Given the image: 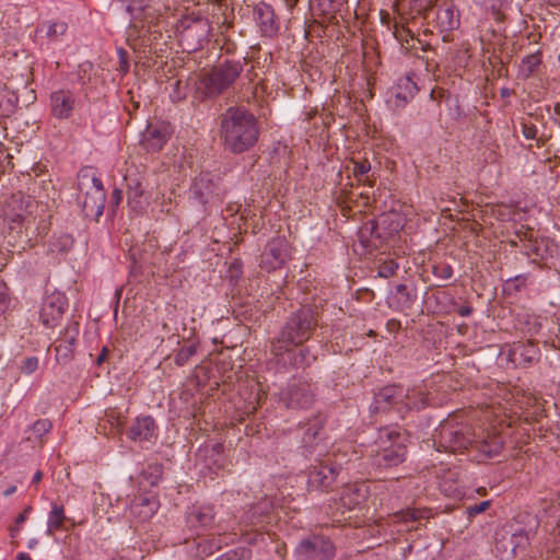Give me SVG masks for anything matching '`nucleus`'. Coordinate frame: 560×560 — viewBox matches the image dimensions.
I'll list each match as a JSON object with an SVG mask.
<instances>
[{"label":"nucleus","mask_w":560,"mask_h":560,"mask_svg":"<svg viewBox=\"0 0 560 560\" xmlns=\"http://www.w3.org/2000/svg\"><path fill=\"white\" fill-rule=\"evenodd\" d=\"M31 512V508L27 506L23 513H21L15 520V526L11 528L10 535L12 538H15L20 533L21 525L26 521L28 513Z\"/></svg>","instance_id":"obj_41"},{"label":"nucleus","mask_w":560,"mask_h":560,"mask_svg":"<svg viewBox=\"0 0 560 560\" xmlns=\"http://www.w3.org/2000/svg\"><path fill=\"white\" fill-rule=\"evenodd\" d=\"M68 300L61 292H52L47 295L42 304L39 318L42 324L48 328L59 325L66 310Z\"/></svg>","instance_id":"obj_13"},{"label":"nucleus","mask_w":560,"mask_h":560,"mask_svg":"<svg viewBox=\"0 0 560 560\" xmlns=\"http://www.w3.org/2000/svg\"><path fill=\"white\" fill-rule=\"evenodd\" d=\"M68 25L62 21L48 22L42 26L46 36L51 40H59L67 32Z\"/></svg>","instance_id":"obj_29"},{"label":"nucleus","mask_w":560,"mask_h":560,"mask_svg":"<svg viewBox=\"0 0 560 560\" xmlns=\"http://www.w3.org/2000/svg\"><path fill=\"white\" fill-rule=\"evenodd\" d=\"M189 194L190 198L203 208L207 205L218 201L220 198L214 176L208 172L200 173L194 179Z\"/></svg>","instance_id":"obj_14"},{"label":"nucleus","mask_w":560,"mask_h":560,"mask_svg":"<svg viewBox=\"0 0 560 560\" xmlns=\"http://www.w3.org/2000/svg\"><path fill=\"white\" fill-rule=\"evenodd\" d=\"M80 190H84V197L80 200L86 217H101L105 206V190L102 180L94 174L82 173L80 177Z\"/></svg>","instance_id":"obj_9"},{"label":"nucleus","mask_w":560,"mask_h":560,"mask_svg":"<svg viewBox=\"0 0 560 560\" xmlns=\"http://www.w3.org/2000/svg\"><path fill=\"white\" fill-rule=\"evenodd\" d=\"M16 560H33L31 556L26 552H20L16 556Z\"/></svg>","instance_id":"obj_50"},{"label":"nucleus","mask_w":560,"mask_h":560,"mask_svg":"<svg viewBox=\"0 0 560 560\" xmlns=\"http://www.w3.org/2000/svg\"><path fill=\"white\" fill-rule=\"evenodd\" d=\"M78 334H79L78 324H74V326L72 328L71 327L66 328L65 341L68 342V347H67L68 350H71L74 347Z\"/></svg>","instance_id":"obj_39"},{"label":"nucleus","mask_w":560,"mask_h":560,"mask_svg":"<svg viewBox=\"0 0 560 560\" xmlns=\"http://www.w3.org/2000/svg\"><path fill=\"white\" fill-rule=\"evenodd\" d=\"M558 59H559V61H560V52H559Z\"/></svg>","instance_id":"obj_57"},{"label":"nucleus","mask_w":560,"mask_h":560,"mask_svg":"<svg viewBox=\"0 0 560 560\" xmlns=\"http://www.w3.org/2000/svg\"><path fill=\"white\" fill-rule=\"evenodd\" d=\"M172 135L171 125L166 121H149L141 132L140 145L147 152H158L163 149Z\"/></svg>","instance_id":"obj_12"},{"label":"nucleus","mask_w":560,"mask_h":560,"mask_svg":"<svg viewBox=\"0 0 560 560\" xmlns=\"http://www.w3.org/2000/svg\"><path fill=\"white\" fill-rule=\"evenodd\" d=\"M503 444L497 425L472 428L467 423L457 422L454 418L442 421L433 434V445L438 451L471 450L479 462L499 455Z\"/></svg>","instance_id":"obj_1"},{"label":"nucleus","mask_w":560,"mask_h":560,"mask_svg":"<svg viewBox=\"0 0 560 560\" xmlns=\"http://www.w3.org/2000/svg\"><path fill=\"white\" fill-rule=\"evenodd\" d=\"M51 113L59 119L69 118L75 105V96L69 90H58L50 95Z\"/></svg>","instance_id":"obj_19"},{"label":"nucleus","mask_w":560,"mask_h":560,"mask_svg":"<svg viewBox=\"0 0 560 560\" xmlns=\"http://www.w3.org/2000/svg\"><path fill=\"white\" fill-rule=\"evenodd\" d=\"M10 298L8 288L3 282H0V316L9 308Z\"/></svg>","instance_id":"obj_40"},{"label":"nucleus","mask_w":560,"mask_h":560,"mask_svg":"<svg viewBox=\"0 0 560 560\" xmlns=\"http://www.w3.org/2000/svg\"><path fill=\"white\" fill-rule=\"evenodd\" d=\"M340 469V463H332L330 459L320 462L319 466L313 467L310 471L308 486L318 490H328L335 482Z\"/></svg>","instance_id":"obj_15"},{"label":"nucleus","mask_w":560,"mask_h":560,"mask_svg":"<svg viewBox=\"0 0 560 560\" xmlns=\"http://www.w3.org/2000/svg\"><path fill=\"white\" fill-rule=\"evenodd\" d=\"M418 92L417 84L410 77H405L398 81L390 92L387 103L394 108H402L409 103Z\"/></svg>","instance_id":"obj_17"},{"label":"nucleus","mask_w":560,"mask_h":560,"mask_svg":"<svg viewBox=\"0 0 560 560\" xmlns=\"http://www.w3.org/2000/svg\"><path fill=\"white\" fill-rule=\"evenodd\" d=\"M243 71L240 61H226L202 77L199 89L206 96H215L229 89Z\"/></svg>","instance_id":"obj_7"},{"label":"nucleus","mask_w":560,"mask_h":560,"mask_svg":"<svg viewBox=\"0 0 560 560\" xmlns=\"http://www.w3.org/2000/svg\"><path fill=\"white\" fill-rule=\"evenodd\" d=\"M118 54H119V58H120L121 70L124 72H127V70H128V62H127V60L125 58L126 57V51L122 48H120V49H118Z\"/></svg>","instance_id":"obj_46"},{"label":"nucleus","mask_w":560,"mask_h":560,"mask_svg":"<svg viewBox=\"0 0 560 560\" xmlns=\"http://www.w3.org/2000/svg\"><path fill=\"white\" fill-rule=\"evenodd\" d=\"M370 455L373 457V464L377 467L397 466L405 460L406 456L405 434L395 428L380 430Z\"/></svg>","instance_id":"obj_5"},{"label":"nucleus","mask_w":560,"mask_h":560,"mask_svg":"<svg viewBox=\"0 0 560 560\" xmlns=\"http://www.w3.org/2000/svg\"><path fill=\"white\" fill-rule=\"evenodd\" d=\"M511 357L513 361H516L517 357H520L524 362L529 363L538 359L539 349L534 342L517 343L512 349Z\"/></svg>","instance_id":"obj_26"},{"label":"nucleus","mask_w":560,"mask_h":560,"mask_svg":"<svg viewBox=\"0 0 560 560\" xmlns=\"http://www.w3.org/2000/svg\"><path fill=\"white\" fill-rule=\"evenodd\" d=\"M55 530H58L57 528H50L49 525H47V528H46V535L47 536H51Z\"/></svg>","instance_id":"obj_54"},{"label":"nucleus","mask_w":560,"mask_h":560,"mask_svg":"<svg viewBox=\"0 0 560 560\" xmlns=\"http://www.w3.org/2000/svg\"><path fill=\"white\" fill-rule=\"evenodd\" d=\"M523 541L524 542L527 541V537L523 530H520L518 533H515L512 535L511 541H510V546H511L510 549L504 547V549L501 550L502 541H497L495 550L498 552V556L501 557L502 559H504V558H509L510 556L516 555V548Z\"/></svg>","instance_id":"obj_28"},{"label":"nucleus","mask_w":560,"mask_h":560,"mask_svg":"<svg viewBox=\"0 0 560 560\" xmlns=\"http://www.w3.org/2000/svg\"><path fill=\"white\" fill-rule=\"evenodd\" d=\"M540 59L537 55H528L522 60L521 71L525 75H529L534 69L539 65Z\"/></svg>","instance_id":"obj_33"},{"label":"nucleus","mask_w":560,"mask_h":560,"mask_svg":"<svg viewBox=\"0 0 560 560\" xmlns=\"http://www.w3.org/2000/svg\"><path fill=\"white\" fill-rule=\"evenodd\" d=\"M290 259L289 242L284 237H276L266 245L260 257V267L270 272L282 268Z\"/></svg>","instance_id":"obj_11"},{"label":"nucleus","mask_w":560,"mask_h":560,"mask_svg":"<svg viewBox=\"0 0 560 560\" xmlns=\"http://www.w3.org/2000/svg\"><path fill=\"white\" fill-rule=\"evenodd\" d=\"M220 136L230 151L242 153L248 150L258 139L254 115L244 108H229L221 118Z\"/></svg>","instance_id":"obj_2"},{"label":"nucleus","mask_w":560,"mask_h":560,"mask_svg":"<svg viewBox=\"0 0 560 560\" xmlns=\"http://www.w3.org/2000/svg\"><path fill=\"white\" fill-rule=\"evenodd\" d=\"M109 419L108 421L113 424V425H116L117 428H121L122 424H124V421L119 420V418L117 417L114 421V418H113V413L108 415Z\"/></svg>","instance_id":"obj_49"},{"label":"nucleus","mask_w":560,"mask_h":560,"mask_svg":"<svg viewBox=\"0 0 560 560\" xmlns=\"http://www.w3.org/2000/svg\"><path fill=\"white\" fill-rule=\"evenodd\" d=\"M398 269V264L392 259L383 261L380 267L377 275L382 278H389L395 275Z\"/></svg>","instance_id":"obj_35"},{"label":"nucleus","mask_w":560,"mask_h":560,"mask_svg":"<svg viewBox=\"0 0 560 560\" xmlns=\"http://www.w3.org/2000/svg\"><path fill=\"white\" fill-rule=\"evenodd\" d=\"M52 428L51 422L48 419H38L32 425V431L36 436H43L48 433Z\"/></svg>","instance_id":"obj_36"},{"label":"nucleus","mask_w":560,"mask_h":560,"mask_svg":"<svg viewBox=\"0 0 560 560\" xmlns=\"http://www.w3.org/2000/svg\"><path fill=\"white\" fill-rule=\"evenodd\" d=\"M128 436L138 443H152L156 439L154 419L151 416L138 417L128 430Z\"/></svg>","instance_id":"obj_18"},{"label":"nucleus","mask_w":560,"mask_h":560,"mask_svg":"<svg viewBox=\"0 0 560 560\" xmlns=\"http://www.w3.org/2000/svg\"><path fill=\"white\" fill-rule=\"evenodd\" d=\"M549 4L551 5H558L560 4V0H547Z\"/></svg>","instance_id":"obj_55"},{"label":"nucleus","mask_w":560,"mask_h":560,"mask_svg":"<svg viewBox=\"0 0 560 560\" xmlns=\"http://www.w3.org/2000/svg\"><path fill=\"white\" fill-rule=\"evenodd\" d=\"M428 406V397L421 390H405L400 386L389 385L383 387L370 406L372 413L385 412L395 409L402 413L405 410H419Z\"/></svg>","instance_id":"obj_3"},{"label":"nucleus","mask_w":560,"mask_h":560,"mask_svg":"<svg viewBox=\"0 0 560 560\" xmlns=\"http://www.w3.org/2000/svg\"><path fill=\"white\" fill-rule=\"evenodd\" d=\"M38 208V202L30 196L15 194L11 197V201L4 211V221L8 224L9 236L11 237L8 240L9 246L15 247L25 224L30 222V219L34 217Z\"/></svg>","instance_id":"obj_6"},{"label":"nucleus","mask_w":560,"mask_h":560,"mask_svg":"<svg viewBox=\"0 0 560 560\" xmlns=\"http://www.w3.org/2000/svg\"><path fill=\"white\" fill-rule=\"evenodd\" d=\"M382 222L383 223L389 222L390 224H393V226L390 228V232H398L404 228V220L397 213L384 215L382 219Z\"/></svg>","instance_id":"obj_37"},{"label":"nucleus","mask_w":560,"mask_h":560,"mask_svg":"<svg viewBox=\"0 0 560 560\" xmlns=\"http://www.w3.org/2000/svg\"><path fill=\"white\" fill-rule=\"evenodd\" d=\"M298 552L303 560H327L332 556L330 541L322 537L303 540L298 547Z\"/></svg>","instance_id":"obj_16"},{"label":"nucleus","mask_w":560,"mask_h":560,"mask_svg":"<svg viewBox=\"0 0 560 560\" xmlns=\"http://www.w3.org/2000/svg\"><path fill=\"white\" fill-rule=\"evenodd\" d=\"M37 544H38V540L36 538H32V539L28 540L27 547L30 549H33V548L36 547Z\"/></svg>","instance_id":"obj_52"},{"label":"nucleus","mask_w":560,"mask_h":560,"mask_svg":"<svg viewBox=\"0 0 560 560\" xmlns=\"http://www.w3.org/2000/svg\"><path fill=\"white\" fill-rule=\"evenodd\" d=\"M113 199L116 205H118L122 200V191L120 189H115L113 191Z\"/></svg>","instance_id":"obj_48"},{"label":"nucleus","mask_w":560,"mask_h":560,"mask_svg":"<svg viewBox=\"0 0 560 560\" xmlns=\"http://www.w3.org/2000/svg\"><path fill=\"white\" fill-rule=\"evenodd\" d=\"M40 479H42V472L36 471L35 475L33 476V482H39Z\"/></svg>","instance_id":"obj_53"},{"label":"nucleus","mask_w":560,"mask_h":560,"mask_svg":"<svg viewBox=\"0 0 560 560\" xmlns=\"http://www.w3.org/2000/svg\"><path fill=\"white\" fill-rule=\"evenodd\" d=\"M438 24L442 31H453L459 25V18L453 8L440 9L438 12Z\"/></svg>","instance_id":"obj_27"},{"label":"nucleus","mask_w":560,"mask_h":560,"mask_svg":"<svg viewBox=\"0 0 560 560\" xmlns=\"http://www.w3.org/2000/svg\"><path fill=\"white\" fill-rule=\"evenodd\" d=\"M175 33L179 36L183 49L195 51L201 48L202 43L210 34L209 21L205 18L186 15L175 25Z\"/></svg>","instance_id":"obj_8"},{"label":"nucleus","mask_w":560,"mask_h":560,"mask_svg":"<svg viewBox=\"0 0 560 560\" xmlns=\"http://www.w3.org/2000/svg\"><path fill=\"white\" fill-rule=\"evenodd\" d=\"M242 558H247V551L245 549L225 552L215 560H242Z\"/></svg>","instance_id":"obj_42"},{"label":"nucleus","mask_w":560,"mask_h":560,"mask_svg":"<svg viewBox=\"0 0 560 560\" xmlns=\"http://www.w3.org/2000/svg\"><path fill=\"white\" fill-rule=\"evenodd\" d=\"M316 359L315 354L308 348H300L291 357L292 364L296 368L308 366Z\"/></svg>","instance_id":"obj_30"},{"label":"nucleus","mask_w":560,"mask_h":560,"mask_svg":"<svg viewBox=\"0 0 560 560\" xmlns=\"http://www.w3.org/2000/svg\"><path fill=\"white\" fill-rule=\"evenodd\" d=\"M280 399L289 408H306L313 401V394L306 385H291L281 392Z\"/></svg>","instance_id":"obj_20"},{"label":"nucleus","mask_w":560,"mask_h":560,"mask_svg":"<svg viewBox=\"0 0 560 560\" xmlns=\"http://www.w3.org/2000/svg\"><path fill=\"white\" fill-rule=\"evenodd\" d=\"M214 518L213 506L210 504L194 505L187 515V524L195 529L209 527Z\"/></svg>","instance_id":"obj_22"},{"label":"nucleus","mask_w":560,"mask_h":560,"mask_svg":"<svg viewBox=\"0 0 560 560\" xmlns=\"http://www.w3.org/2000/svg\"><path fill=\"white\" fill-rule=\"evenodd\" d=\"M159 505L158 499L153 495L139 497L131 503L130 510L133 516L145 522L158 512Z\"/></svg>","instance_id":"obj_23"},{"label":"nucleus","mask_w":560,"mask_h":560,"mask_svg":"<svg viewBox=\"0 0 560 560\" xmlns=\"http://www.w3.org/2000/svg\"><path fill=\"white\" fill-rule=\"evenodd\" d=\"M38 369V359L36 357L27 358L22 366L25 374H32Z\"/></svg>","instance_id":"obj_43"},{"label":"nucleus","mask_w":560,"mask_h":560,"mask_svg":"<svg viewBox=\"0 0 560 560\" xmlns=\"http://www.w3.org/2000/svg\"><path fill=\"white\" fill-rule=\"evenodd\" d=\"M65 520L66 515L63 506L52 503L51 510L48 513L47 525H49L50 528L60 529Z\"/></svg>","instance_id":"obj_31"},{"label":"nucleus","mask_w":560,"mask_h":560,"mask_svg":"<svg viewBox=\"0 0 560 560\" xmlns=\"http://www.w3.org/2000/svg\"><path fill=\"white\" fill-rule=\"evenodd\" d=\"M371 170V164L368 161L354 162L353 174L357 177L365 175Z\"/></svg>","instance_id":"obj_45"},{"label":"nucleus","mask_w":560,"mask_h":560,"mask_svg":"<svg viewBox=\"0 0 560 560\" xmlns=\"http://www.w3.org/2000/svg\"><path fill=\"white\" fill-rule=\"evenodd\" d=\"M433 275L438 278L447 280L453 276V268L448 264H440L434 266Z\"/></svg>","instance_id":"obj_38"},{"label":"nucleus","mask_w":560,"mask_h":560,"mask_svg":"<svg viewBox=\"0 0 560 560\" xmlns=\"http://www.w3.org/2000/svg\"><path fill=\"white\" fill-rule=\"evenodd\" d=\"M316 320L313 311L303 307L293 314L281 331L280 338L272 345L276 355L288 353L291 355L293 348L306 341L312 334Z\"/></svg>","instance_id":"obj_4"},{"label":"nucleus","mask_w":560,"mask_h":560,"mask_svg":"<svg viewBox=\"0 0 560 560\" xmlns=\"http://www.w3.org/2000/svg\"><path fill=\"white\" fill-rule=\"evenodd\" d=\"M366 494L368 488L365 485H348L341 492L340 503L346 509L352 510L366 499Z\"/></svg>","instance_id":"obj_24"},{"label":"nucleus","mask_w":560,"mask_h":560,"mask_svg":"<svg viewBox=\"0 0 560 560\" xmlns=\"http://www.w3.org/2000/svg\"><path fill=\"white\" fill-rule=\"evenodd\" d=\"M490 504L491 503L488 500L487 501H482V502H480L478 504L469 506L467 509V513H468L469 516H475L477 514H480V513L485 512L490 506Z\"/></svg>","instance_id":"obj_44"},{"label":"nucleus","mask_w":560,"mask_h":560,"mask_svg":"<svg viewBox=\"0 0 560 560\" xmlns=\"http://www.w3.org/2000/svg\"><path fill=\"white\" fill-rule=\"evenodd\" d=\"M15 491H16V487L15 486H11V487H9L8 489L4 490L3 494L5 497H9V495L13 494Z\"/></svg>","instance_id":"obj_51"},{"label":"nucleus","mask_w":560,"mask_h":560,"mask_svg":"<svg viewBox=\"0 0 560 560\" xmlns=\"http://www.w3.org/2000/svg\"><path fill=\"white\" fill-rule=\"evenodd\" d=\"M127 202L129 208L136 213H142L147 210L149 199L139 182L128 184Z\"/></svg>","instance_id":"obj_25"},{"label":"nucleus","mask_w":560,"mask_h":560,"mask_svg":"<svg viewBox=\"0 0 560 560\" xmlns=\"http://www.w3.org/2000/svg\"><path fill=\"white\" fill-rule=\"evenodd\" d=\"M255 21L264 36H272L277 32L275 13L272 8L264 2L258 3L254 9Z\"/></svg>","instance_id":"obj_21"},{"label":"nucleus","mask_w":560,"mask_h":560,"mask_svg":"<svg viewBox=\"0 0 560 560\" xmlns=\"http://www.w3.org/2000/svg\"><path fill=\"white\" fill-rule=\"evenodd\" d=\"M104 357H105V350L100 354V357L97 359L98 363L103 361Z\"/></svg>","instance_id":"obj_56"},{"label":"nucleus","mask_w":560,"mask_h":560,"mask_svg":"<svg viewBox=\"0 0 560 560\" xmlns=\"http://www.w3.org/2000/svg\"><path fill=\"white\" fill-rule=\"evenodd\" d=\"M126 10L130 14V27L135 30L147 27L151 32L162 16L161 5H156L155 0H129Z\"/></svg>","instance_id":"obj_10"},{"label":"nucleus","mask_w":560,"mask_h":560,"mask_svg":"<svg viewBox=\"0 0 560 560\" xmlns=\"http://www.w3.org/2000/svg\"><path fill=\"white\" fill-rule=\"evenodd\" d=\"M472 308L470 306H462L458 308V314L463 317H467L471 314Z\"/></svg>","instance_id":"obj_47"},{"label":"nucleus","mask_w":560,"mask_h":560,"mask_svg":"<svg viewBox=\"0 0 560 560\" xmlns=\"http://www.w3.org/2000/svg\"><path fill=\"white\" fill-rule=\"evenodd\" d=\"M427 511H421L417 509H407L405 511H400L394 515L396 522H409L417 521L425 517Z\"/></svg>","instance_id":"obj_32"},{"label":"nucleus","mask_w":560,"mask_h":560,"mask_svg":"<svg viewBox=\"0 0 560 560\" xmlns=\"http://www.w3.org/2000/svg\"><path fill=\"white\" fill-rule=\"evenodd\" d=\"M15 110V104L12 97L0 95V118L9 117Z\"/></svg>","instance_id":"obj_34"}]
</instances>
